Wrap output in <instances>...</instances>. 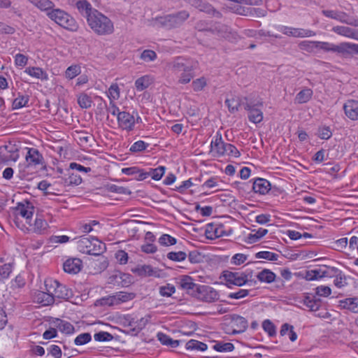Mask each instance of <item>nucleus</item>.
Listing matches in <instances>:
<instances>
[{"label":"nucleus","instance_id":"nucleus-1","mask_svg":"<svg viewBox=\"0 0 358 358\" xmlns=\"http://www.w3.org/2000/svg\"><path fill=\"white\" fill-rule=\"evenodd\" d=\"M87 23L90 29L99 36L110 35L114 32L113 22L98 10L88 18Z\"/></svg>","mask_w":358,"mask_h":358},{"label":"nucleus","instance_id":"nucleus-43","mask_svg":"<svg viewBox=\"0 0 358 358\" xmlns=\"http://www.w3.org/2000/svg\"><path fill=\"white\" fill-rule=\"evenodd\" d=\"M268 233V230L263 228H259L255 234H250L248 236V243H254L258 241L261 238L264 236Z\"/></svg>","mask_w":358,"mask_h":358},{"label":"nucleus","instance_id":"nucleus-40","mask_svg":"<svg viewBox=\"0 0 358 358\" xmlns=\"http://www.w3.org/2000/svg\"><path fill=\"white\" fill-rule=\"evenodd\" d=\"M185 347L187 350L198 351H205L208 348L206 343L194 339L187 342Z\"/></svg>","mask_w":358,"mask_h":358},{"label":"nucleus","instance_id":"nucleus-57","mask_svg":"<svg viewBox=\"0 0 358 358\" xmlns=\"http://www.w3.org/2000/svg\"><path fill=\"white\" fill-rule=\"evenodd\" d=\"M108 96L110 101H115L120 97V89L117 84H113L108 89Z\"/></svg>","mask_w":358,"mask_h":358},{"label":"nucleus","instance_id":"nucleus-56","mask_svg":"<svg viewBox=\"0 0 358 358\" xmlns=\"http://www.w3.org/2000/svg\"><path fill=\"white\" fill-rule=\"evenodd\" d=\"M117 303H120L121 302H126L130 300H132L135 297V294L132 292H120L115 294Z\"/></svg>","mask_w":358,"mask_h":358},{"label":"nucleus","instance_id":"nucleus-51","mask_svg":"<svg viewBox=\"0 0 358 358\" xmlns=\"http://www.w3.org/2000/svg\"><path fill=\"white\" fill-rule=\"evenodd\" d=\"M148 77L142 76L135 81V87L138 91H143L148 88L150 85Z\"/></svg>","mask_w":358,"mask_h":358},{"label":"nucleus","instance_id":"nucleus-10","mask_svg":"<svg viewBox=\"0 0 358 358\" xmlns=\"http://www.w3.org/2000/svg\"><path fill=\"white\" fill-rule=\"evenodd\" d=\"M278 31L288 36L295 38H305L315 36V32L310 29H305L301 28H294L287 26H280Z\"/></svg>","mask_w":358,"mask_h":358},{"label":"nucleus","instance_id":"nucleus-45","mask_svg":"<svg viewBox=\"0 0 358 358\" xmlns=\"http://www.w3.org/2000/svg\"><path fill=\"white\" fill-rule=\"evenodd\" d=\"M165 172V167L164 166H159L156 169H150V171L148 172H146V173H149L148 177L151 176L152 178L155 180H159L162 178L163 175Z\"/></svg>","mask_w":358,"mask_h":358},{"label":"nucleus","instance_id":"nucleus-36","mask_svg":"<svg viewBox=\"0 0 358 358\" xmlns=\"http://www.w3.org/2000/svg\"><path fill=\"white\" fill-rule=\"evenodd\" d=\"M157 336L162 345L170 346L171 348L178 347L180 342L178 340H173L170 336L162 332L158 333Z\"/></svg>","mask_w":358,"mask_h":358},{"label":"nucleus","instance_id":"nucleus-34","mask_svg":"<svg viewBox=\"0 0 358 358\" xmlns=\"http://www.w3.org/2000/svg\"><path fill=\"white\" fill-rule=\"evenodd\" d=\"M303 303L306 306L310 311H317L321 306V300L316 299L315 296L311 297L309 296H305Z\"/></svg>","mask_w":358,"mask_h":358},{"label":"nucleus","instance_id":"nucleus-9","mask_svg":"<svg viewBox=\"0 0 358 358\" xmlns=\"http://www.w3.org/2000/svg\"><path fill=\"white\" fill-rule=\"evenodd\" d=\"M232 232V229L229 231L224 230L223 224H215L214 223H209L206 225L205 230V235L208 239L215 240L217 238L229 236Z\"/></svg>","mask_w":358,"mask_h":358},{"label":"nucleus","instance_id":"nucleus-46","mask_svg":"<svg viewBox=\"0 0 358 358\" xmlns=\"http://www.w3.org/2000/svg\"><path fill=\"white\" fill-rule=\"evenodd\" d=\"M213 348L217 352H231L234 346L231 343L217 342Z\"/></svg>","mask_w":358,"mask_h":358},{"label":"nucleus","instance_id":"nucleus-60","mask_svg":"<svg viewBox=\"0 0 358 358\" xmlns=\"http://www.w3.org/2000/svg\"><path fill=\"white\" fill-rule=\"evenodd\" d=\"M176 292V288L173 285L167 284L164 286L159 287V294L162 296L169 297Z\"/></svg>","mask_w":358,"mask_h":358},{"label":"nucleus","instance_id":"nucleus-6","mask_svg":"<svg viewBox=\"0 0 358 358\" xmlns=\"http://www.w3.org/2000/svg\"><path fill=\"white\" fill-rule=\"evenodd\" d=\"M192 296L206 302H213L218 298V294L213 287L208 285H199L196 292H192Z\"/></svg>","mask_w":358,"mask_h":358},{"label":"nucleus","instance_id":"nucleus-53","mask_svg":"<svg viewBox=\"0 0 358 358\" xmlns=\"http://www.w3.org/2000/svg\"><path fill=\"white\" fill-rule=\"evenodd\" d=\"M29 101L28 96H19L13 102V108L19 109L25 106Z\"/></svg>","mask_w":358,"mask_h":358},{"label":"nucleus","instance_id":"nucleus-48","mask_svg":"<svg viewBox=\"0 0 358 358\" xmlns=\"http://www.w3.org/2000/svg\"><path fill=\"white\" fill-rule=\"evenodd\" d=\"M300 50L312 52L317 48V41H303L299 43Z\"/></svg>","mask_w":358,"mask_h":358},{"label":"nucleus","instance_id":"nucleus-61","mask_svg":"<svg viewBox=\"0 0 358 358\" xmlns=\"http://www.w3.org/2000/svg\"><path fill=\"white\" fill-rule=\"evenodd\" d=\"M332 136L331 130L329 127L322 126L318 128V136L324 140L329 139Z\"/></svg>","mask_w":358,"mask_h":358},{"label":"nucleus","instance_id":"nucleus-11","mask_svg":"<svg viewBox=\"0 0 358 358\" xmlns=\"http://www.w3.org/2000/svg\"><path fill=\"white\" fill-rule=\"evenodd\" d=\"M13 210L17 217L20 215L25 218L27 222L29 223L34 214V208L31 202L25 200L22 202L17 203V206L15 207Z\"/></svg>","mask_w":358,"mask_h":358},{"label":"nucleus","instance_id":"nucleus-64","mask_svg":"<svg viewBox=\"0 0 358 358\" xmlns=\"http://www.w3.org/2000/svg\"><path fill=\"white\" fill-rule=\"evenodd\" d=\"M157 54L152 50H145L141 55V59L145 62H152L157 59Z\"/></svg>","mask_w":358,"mask_h":358},{"label":"nucleus","instance_id":"nucleus-49","mask_svg":"<svg viewBox=\"0 0 358 358\" xmlns=\"http://www.w3.org/2000/svg\"><path fill=\"white\" fill-rule=\"evenodd\" d=\"M278 255L269 251H261L255 254V257L257 259H264L270 261H277Z\"/></svg>","mask_w":358,"mask_h":358},{"label":"nucleus","instance_id":"nucleus-52","mask_svg":"<svg viewBox=\"0 0 358 358\" xmlns=\"http://www.w3.org/2000/svg\"><path fill=\"white\" fill-rule=\"evenodd\" d=\"M148 146L149 144L144 142L143 141H138L131 145L129 150L131 152H142L145 150Z\"/></svg>","mask_w":358,"mask_h":358},{"label":"nucleus","instance_id":"nucleus-33","mask_svg":"<svg viewBox=\"0 0 358 358\" xmlns=\"http://www.w3.org/2000/svg\"><path fill=\"white\" fill-rule=\"evenodd\" d=\"M118 280H121L122 287H127L131 283V276L129 274L118 272L110 277L111 282L113 281L119 282Z\"/></svg>","mask_w":358,"mask_h":358},{"label":"nucleus","instance_id":"nucleus-5","mask_svg":"<svg viewBox=\"0 0 358 358\" xmlns=\"http://www.w3.org/2000/svg\"><path fill=\"white\" fill-rule=\"evenodd\" d=\"M189 17V12L183 10L176 13L159 17L157 21L163 27L173 29L181 26Z\"/></svg>","mask_w":358,"mask_h":358},{"label":"nucleus","instance_id":"nucleus-8","mask_svg":"<svg viewBox=\"0 0 358 358\" xmlns=\"http://www.w3.org/2000/svg\"><path fill=\"white\" fill-rule=\"evenodd\" d=\"M197 62H191L182 57H177L172 62L169 64V67L173 71L178 73L180 71H193L196 68Z\"/></svg>","mask_w":358,"mask_h":358},{"label":"nucleus","instance_id":"nucleus-35","mask_svg":"<svg viewBox=\"0 0 358 358\" xmlns=\"http://www.w3.org/2000/svg\"><path fill=\"white\" fill-rule=\"evenodd\" d=\"M48 227V224L44 219L36 217L31 230L38 234H43L47 231Z\"/></svg>","mask_w":358,"mask_h":358},{"label":"nucleus","instance_id":"nucleus-15","mask_svg":"<svg viewBox=\"0 0 358 358\" xmlns=\"http://www.w3.org/2000/svg\"><path fill=\"white\" fill-rule=\"evenodd\" d=\"M117 122L119 127L127 131H132L135 124V118L133 115L126 111L118 113Z\"/></svg>","mask_w":358,"mask_h":358},{"label":"nucleus","instance_id":"nucleus-50","mask_svg":"<svg viewBox=\"0 0 358 358\" xmlns=\"http://www.w3.org/2000/svg\"><path fill=\"white\" fill-rule=\"evenodd\" d=\"M187 255L185 252H170L167 254V258L173 262H182L186 259Z\"/></svg>","mask_w":358,"mask_h":358},{"label":"nucleus","instance_id":"nucleus-54","mask_svg":"<svg viewBox=\"0 0 358 358\" xmlns=\"http://www.w3.org/2000/svg\"><path fill=\"white\" fill-rule=\"evenodd\" d=\"M92 339L91 334L90 333H83L78 335L74 340V343L76 345H83L89 343Z\"/></svg>","mask_w":358,"mask_h":358},{"label":"nucleus","instance_id":"nucleus-59","mask_svg":"<svg viewBox=\"0 0 358 358\" xmlns=\"http://www.w3.org/2000/svg\"><path fill=\"white\" fill-rule=\"evenodd\" d=\"M206 80L204 77L196 79L192 83V87L195 92L201 91L206 86Z\"/></svg>","mask_w":358,"mask_h":358},{"label":"nucleus","instance_id":"nucleus-24","mask_svg":"<svg viewBox=\"0 0 358 358\" xmlns=\"http://www.w3.org/2000/svg\"><path fill=\"white\" fill-rule=\"evenodd\" d=\"M180 286L182 289L187 290V293L192 296V292H196L199 285L194 282V280L189 275H183L180 280Z\"/></svg>","mask_w":358,"mask_h":358},{"label":"nucleus","instance_id":"nucleus-4","mask_svg":"<svg viewBox=\"0 0 358 358\" xmlns=\"http://www.w3.org/2000/svg\"><path fill=\"white\" fill-rule=\"evenodd\" d=\"M45 285L46 290L52 292L55 298L68 301L73 296L72 289L67 287L65 285L60 283L57 280H45Z\"/></svg>","mask_w":358,"mask_h":358},{"label":"nucleus","instance_id":"nucleus-20","mask_svg":"<svg viewBox=\"0 0 358 358\" xmlns=\"http://www.w3.org/2000/svg\"><path fill=\"white\" fill-rule=\"evenodd\" d=\"M132 272L140 277L155 276L158 277V271L152 268L150 265H138L131 269Z\"/></svg>","mask_w":358,"mask_h":358},{"label":"nucleus","instance_id":"nucleus-25","mask_svg":"<svg viewBox=\"0 0 358 358\" xmlns=\"http://www.w3.org/2000/svg\"><path fill=\"white\" fill-rule=\"evenodd\" d=\"M357 44L349 42H343L338 45H334V52L343 55H350L352 52L356 54Z\"/></svg>","mask_w":358,"mask_h":358},{"label":"nucleus","instance_id":"nucleus-32","mask_svg":"<svg viewBox=\"0 0 358 358\" xmlns=\"http://www.w3.org/2000/svg\"><path fill=\"white\" fill-rule=\"evenodd\" d=\"M24 72L32 77L41 79L42 80H47L48 79V76L46 72L39 67L30 66L27 68Z\"/></svg>","mask_w":358,"mask_h":358},{"label":"nucleus","instance_id":"nucleus-17","mask_svg":"<svg viewBox=\"0 0 358 358\" xmlns=\"http://www.w3.org/2000/svg\"><path fill=\"white\" fill-rule=\"evenodd\" d=\"M82 261L78 258L67 259L63 265L64 271L70 274H76L82 268Z\"/></svg>","mask_w":358,"mask_h":358},{"label":"nucleus","instance_id":"nucleus-28","mask_svg":"<svg viewBox=\"0 0 358 358\" xmlns=\"http://www.w3.org/2000/svg\"><path fill=\"white\" fill-rule=\"evenodd\" d=\"M341 308L349 310L353 313H358V298H347L339 301Z\"/></svg>","mask_w":358,"mask_h":358},{"label":"nucleus","instance_id":"nucleus-47","mask_svg":"<svg viewBox=\"0 0 358 358\" xmlns=\"http://www.w3.org/2000/svg\"><path fill=\"white\" fill-rule=\"evenodd\" d=\"M262 328L270 337L276 335V327L270 320H265L262 322Z\"/></svg>","mask_w":358,"mask_h":358},{"label":"nucleus","instance_id":"nucleus-29","mask_svg":"<svg viewBox=\"0 0 358 358\" xmlns=\"http://www.w3.org/2000/svg\"><path fill=\"white\" fill-rule=\"evenodd\" d=\"M54 326L59 329V330L64 334H71L74 331V327L69 322L56 318L53 321Z\"/></svg>","mask_w":358,"mask_h":358},{"label":"nucleus","instance_id":"nucleus-41","mask_svg":"<svg viewBox=\"0 0 358 358\" xmlns=\"http://www.w3.org/2000/svg\"><path fill=\"white\" fill-rule=\"evenodd\" d=\"M31 2L41 10H45L48 13L53 10L55 4L50 0H32Z\"/></svg>","mask_w":358,"mask_h":358},{"label":"nucleus","instance_id":"nucleus-44","mask_svg":"<svg viewBox=\"0 0 358 358\" xmlns=\"http://www.w3.org/2000/svg\"><path fill=\"white\" fill-rule=\"evenodd\" d=\"M78 103L82 108H89L92 106L91 97L85 93H82L78 96Z\"/></svg>","mask_w":358,"mask_h":358},{"label":"nucleus","instance_id":"nucleus-63","mask_svg":"<svg viewBox=\"0 0 358 358\" xmlns=\"http://www.w3.org/2000/svg\"><path fill=\"white\" fill-rule=\"evenodd\" d=\"M224 148V155L236 158L239 157L241 155L238 150L232 144L227 143V145H225Z\"/></svg>","mask_w":358,"mask_h":358},{"label":"nucleus","instance_id":"nucleus-22","mask_svg":"<svg viewBox=\"0 0 358 358\" xmlns=\"http://www.w3.org/2000/svg\"><path fill=\"white\" fill-rule=\"evenodd\" d=\"M245 109L249 112L248 119L250 122L257 124L262 121L263 113L260 110L250 103L245 105Z\"/></svg>","mask_w":358,"mask_h":358},{"label":"nucleus","instance_id":"nucleus-14","mask_svg":"<svg viewBox=\"0 0 358 358\" xmlns=\"http://www.w3.org/2000/svg\"><path fill=\"white\" fill-rule=\"evenodd\" d=\"M252 189L255 193L265 194L271 191L272 193L278 192V189L275 187H271V183L266 179L258 178L252 185Z\"/></svg>","mask_w":358,"mask_h":358},{"label":"nucleus","instance_id":"nucleus-27","mask_svg":"<svg viewBox=\"0 0 358 358\" xmlns=\"http://www.w3.org/2000/svg\"><path fill=\"white\" fill-rule=\"evenodd\" d=\"M225 145H227V143L223 141L221 134L217 132L215 136V140L212 141L210 143L211 149L214 148L218 156H223L224 155Z\"/></svg>","mask_w":358,"mask_h":358},{"label":"nucleus","instance_id":"nucleus-16","mask_svg":"<svg viewBox=\"0 0 358 358\" xmlns=\"http://www.w3.org/2000/svg\"><path fill=\"white\" fill-rule=\"evenodd\" d=\"M76 8L78 9L80 15L88 21V18L92 16L94 11L97 10L94 8L92 4L87 0H79L76 3Z\"/></svg>","mask_w":358,"mask_h":358},{"label":"nucleus","instance_id":"nucleus-38","mask_svg":"<svg viewBox=\"0 0 358 358\" xmlns=\"http://www.w3.org/2000/svg\"><path fill=\"white\" fill-rule=\"evenodd\" d=\"M313 90L309 88H306L301 90L296 96L295 100L299 103H304L308 102L313 96Z\"/></svg>","mask_w":358,"mask_h":358},{"label":"nucleus","instance_id":"nucleus-30","mask_svg":"<svg viewBox=\"0 0 358 358\" xmlns=\"http://www.w3.org/2000/svg\"><path fill=\"white\" fill-rule=\"evenodd\" d=\"M355 30L349 27L345 26H334L332 27L331 31L338 35L345 36L350 38H354Z\"/></svg>","mask_w":358,"mask_h":358},{"label":"nucleus","instance_id":"nucleus-55","mask_svg":"<svg viewBox=\"0 0 358 358\" xmlns=\"http://www.w3.org/2000/svg\"><path fill=\"white\" fill-rule=\"evenodd\" d=\"M80 73V67L78 65H72L67 68L65 76L69 79H73Z\"/></svg>","mask_w":358,"mask_h":358},{"label":"nucleus","instance_id":"nucleus-62","mask_svg":"<svg viewBox=\"0 0 358 358\" xmlns=\"http://www.w3.org/2000/svg\"><path fill=\"white\" fill-rule=\"evenodd\" d=\"M176 239L169 234H163L159 238V243L165 246L173 245L176 243Z\"/></svg>","mask_w":358,"mask_h":358},{"label":"nucleus","instance_id":"nucleus-18","mask_svg":"<svg viewBox=\"0 0 358 358\" xmlns=\"http://www.w3.org/2000/svg\"><path fill=\"white\" fill-rule=\"evenodd\" d=\"M34 300L42 306H50L54 303L55 296L52 292L37 291L34 294Z\"/></svg>","mask_w":358,"mask_h":358},{"label":"nucleus","instance_id":"nucleus-13","mask_svg":"<svg viewBox=\"0 0 358 358\" xmlns=\"http://www.w3.org/2000/svg\"><path fill=\"white\" fill-rule=\"evenodd\" d=\"M25 159L27 163L25 168L43 164V157L37 149L34 148L28 149Z\"/></svg>","mask_w":358,"mask_h":358},{"label":"nucleus","instance_id":"nucleus-26","mask_svg":"<svg viewBox=\"0 0 358 358\" xmlns=\"http://www.w3.org/2000/svg\"><path fill=\"white\" fill-rule=\"evenodd\" d=\"M122 173L127 176H136L135 179L137 180H143L148 177L149 173H146L143 169H141L136 166H132L129 168H123Z\"/></svg>","mask_w":358,"mask_h":358},{"label":"nucleus","instance_id":"nucleus-12","mask_svg":"<svg viewBox=\"0 0 358 358\" xmlns=\"http://www.w3.org/2000/svg\"><path fill=\"white\" fill-rule=\"evenodd\" d=\"M57 178L59 180V182L64 186H77L81 184L83 181L80 176L74 173L69 167L65 169L64 176H59Z\"/></svg>","mask_w":358,"mask_h":358},{"label":"nucleus","instance_id":"nucleus-23","mask_svg":"<svg viewBox=\"0 0 358 358\" xmlns=\"http://www.w3.org/2000/svg\"><path fill=\"white\" fill-rule=\"evenodd\" d=\"M189 3L201 12H204L209 15H213L215 13L219 14L218 12L208 3L202 0H189Z\"/></svg>","mask_w":358,"mask_h":358},{"label":"nucleus","instance_id":"nucleus-31","mask_svg":"<svg viewBox=\"0 0 358 358\" xmlns=\"http://www.w3.org/2000/svg\"><path fill=\"white\" fill-rule=\"evenodd\" d=\"M257 278L261 282L269 284L275 281L276 275L271 270L264 268L257 275Z\"/></svg>","mask_w":358,"mask_h":358},{"label":"nucleus","instance_id":"nucleus-21","mask_svg":"<svg viewBox=\"0 0 358 358\" xmlns=\"http://www.w3.org/2000/svg\"><path fill=\"white\" fill-rule=\"evenodd\" d=\"M231 322L233 327L236 329H234V334H240L244 332L248 326V320L238 315H233L231 316Z\"/></svg>","mask_w":358,"mask_h":358},{"label":"nucleus","instance_id":"nucleus-7","mask_svg":"<svg viewBox=\"0 0 358 358\" xmlns=\"http://www.w3.org/2000/svg\"><path fill=\"white\" fill-rule=\"evenodd\" d=\"M221 278H223L226 281V285L229 288L232 285L241 287L247 284V278L245 275H243V272L224 271Z\"/></svg>","mask_w":358,"mask_h":358},{"label":"nucleus","instance_id":"nucleus-42","mask_svg":"<svg viewBox=\"0 0 358 358\" xmlns=\"http://www.w3.org/2000/svg\"><path fill=\"white\" fill-rule=\"evenodd\" d=\"M77 135L78 140L80 144L85 146H92L91 143L94 141V138L92 135L85 131H79L77 133Z\"/></svg>","mask_w":358,"mask_h":358},{"label":"nucleus","instance_id":"nucleus-58","mask_svg":"<svg viewBox=\"0 0 358 358\" xmlns=\"http://www.w3.org/2000/svg\"><path fill=\"white\" fill-rule=\"evenodd\" d=\"M94 340L99 342L110 341L113 339V336L106 331H99L94 334Z\"/></svg>","mask_w":358,"mask_h":358},{"label":"nucleus","instance_id":"nucleus-37","mask_svg":"<svg viewBox=\"0 0 358 358\" xmlns=\"http://www.w3.org/2000/svg\"><path fill=\"white\" fill-rule=\"evenodd\" d=\"M337 21L350 26L358 27V19L350 17L348 13L343 11L339 10Z\"/></svg>","mask_w":358,"mask_h":358},{"label":"nucleus","instance_id":"nucleus-3","mask_svg":"<svg viewBox=\"0 0 358 358\" xmlns=\"http://www.w3.org/2000/svg\"><path fill=\"white\" fill-rule=\"evenodd\" d=\"M47 15L59 26L71 31H76L78 24L69 13L59 8L53 9L47 13Z\"/></svg>","mask_w":358,"mask_h":358},{"label":"nucleus","instance_id":"nucleus-19","mask_svg":"<svg viewBox=\"0 0 358 358\" xmlns=\"http://www.w3.org/2000/svg\"><path fill=\"white\" fill-rule=\"evenodd\" d=\"M345 114L352 120H358V101L348 100L343 106Z\"/></svg>","mask_w":358,"mask_h":358},{"label":"nucleus","instance_id":"nucleus-39","mask_svg":"<svg viewBox=\"0 0 358 358\" xmlns=\"http://www.w3.org/2000/svg\"><path fill=\"white\" fill-rule=\"evenodd\" d=\"M322 278H324L323 268H316L306 271L304 275V278L306 280H315Z\"/></svg>","mask_w":358,"mask_h":358},{"label":"nucleus","instance_id":"nucleus-2","mask_svg":"<svg viewBox=\"0 0 358 358\" xmlns=\"http://www.w3.org/2000/svg\"><path fill=\"white\" fill-rule=\"evenodd\" d=\"M77 249L82 253L99 256L106 250V245L97 238L83 236L77 241Z\"/></svg>","mask_w":358,"mask_h":358}]
</instances>
